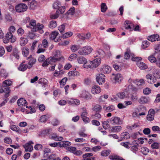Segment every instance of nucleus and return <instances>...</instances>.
Returning <instances> with one entry per match:
<instances>
[{"instance_id": "5fc2aeb1", "label": "nucleus", "mask_w": 160, "mask_h": 160, "mask_svg": "<svg viewBox=\"0 0 160 160\" xmlns=\"http://www.w3.org/2000/svg\"><path fill=\"white\" fill-rule=\"evenodd\" d=\"M107 8L106 4L104 3H102L101 5V11L102 12H105L107 10Z\"/></svg>"}, {"instance_id": "de8ad7c7", "label": "nucleus", "mask_w": 160, "mask_h": 160, "mask_svg": "<svg viewBox=\"0 0 160 160\" xmlns=\"http://www.w3.org/2000/svg\"><path fill=\"white\" fill-rule=\"evenodd\" d=\"M90 61H87V60L86 62H85L84 64L83 65V67L85 68H92L91 67V64H90Z\"/></svg>"}, {"instance_id": "49530a36", "label": "nucleus", "mask_w": 160, "mask_h": 160, "mask_svg": "<svg viewBox=\"0 0 160 160\" xmlns=\"http://www.w3.org/2000/svg\"><path fill=\"white\" fill-rule=\"evenodd\" d=\"M65 10V6H62L59 7L58 8V9L57 11V12H58L59 13V14H62L63 13Z\"/></svg>"}, {"instance_id": "0eeeda50", "label": "nucleus", "mask_w": 160, "mask_h": 160, "mask_svg": "<svg viewBox=\"0 0 160 160\" xmlns=\"http://www.w3.org/2000/svg\"><path fill=\"white\" fill-rule=\"evenodd\" d=\"M147 82L150 83H154L157 81V79L154 75L148 74L146 76Z\"/></svg>"}, {"instance_id": "c03bdc74", "label": "nucleus", "mask_w": 160, "mask_h": 160, "mask_svg": "<svg viewBox=\"0 0 160 160\" xmlns=\"http://www.w3.org/2000/svg\"><path fill=\"white\" fill-rule=\"evenodd\" d=\"M66 24H63L58 27V30L60 32L62 33L64 32Z\"/></svg>"}, {"instance_id": "a211bd4d", "label": "nucleus", "mask_w": 160, "mask_h": 160, "mask_svg": "<svg viewBox=\"0 0 160 160\" xmlns=\"http://www.w3.org/2000/svg\"><path fill=\"white\" fill-rule=\"evenodd\" d=\"M150 100L149 97L145 96H142L140 98L138 101L141 104H145L148 103Z\"/></svg>"}, {"instance_id": "6ab92c4d", "label": "nucleus", "mask_w": 160, "mask_h": 160, "mask_svg": "<svg viewBox=\"0 0 160 160\" xmlns=\"http://www.w3.org/2000/svg\"><path fill=\"white\" fill-rule=\"evenodd\" d=\"M25 62L23 61L20 65L18 68V69L21 71H24L28 68L29 69V66L27 64H25Z\"/></svg>"}, {"instance_id": "412c9836", "label": "nucleus", "mask_w": 160, "mask_h": 160, "mask_svg": "<svg viewBox=\"0 0 160 160\" xmlns=\"http://www.w3.org/2000/svg\"><path fill=\"white\" fill-rule=\"evenodd\" d=\"M158 38L159 35L156 34L148 36L147 39L149 41L151 42H154L157 40H158Z\"/></svg>"}, {"instance_id": "423d86ee", "label": "nucleus", "mask_w": 160, "mask_h": 160, "mask_svg": "<svg viewBox=\"0 0 160 160\" xmlns=\"http://www.w3.org/2000/svg\"><path fill=\"white\" fill-rule=\"evenodd\" d=\"M27 9V6L25 4L21 3L16 6V10L18 12L26 11Z\"/></svg>"}, {"instance_id": "6e6552de", "label": "nucleus", "mask_w": 160, "mask_h": 160, "mask_svg": "<svg viewBox=\"0 0 160 160\" xmlns=\"http://www.w3.org/2000/svg\"><path fill=\"white\" fill-rule=\"evenodd\" d=\"M101 59L100 58H98L92 61H90V64H91L92 68H96L98 67L100 64Z\"/></svg>"}, {"instance_id": "69168bd1", "label": "nucleus", "mask_w": 160, "mask_h": 160, "mask_svg": "<svg viewBox=\"0 0 160 160\" xmlns=\"http://www.w3.org/2000/svg\"><path fill=\"white\" fill-rule=\"evenodd\" d=\"M151 92V89L148 88H144L143 90V93L145 95H148Z\"/></svg>"}, {"instance_id": "864d4df0", "label": "nucleus", "mask_w": 160, "mask_h": 160, "mask_svg": "<svg viewBox=\"0 0 160 160\" xmlns=\"http://www.w3.org/2000/svg\"><path fill=\"white\" fill-rule=\"evenodd\" d=\"M149 45V42L147 41H144L142 42V47L143 49H145L148 47Z\"/></svg>"}, {"instance_id": "393cba45", "label": "nucleus", "mask_w": 160, "mask_h": 160, "mask_svg": "<svg viewBox=\"0 0 160 160\" xmlns=\"http://www.w3.org/2000/svg\"><path fill=\"white\" fill-rule=\"evenodd\" d=\"M109 158L111 160H125L122 157L116 155H110Z\"/></svg>"}, {"instance_id": "79ce46f5", "label": "nucleus", "mask_w": 160, "mask_h": 160, "mask_svg": "<svg viewBox=\"0 0 160 160\" xmlns=\"http://www.w3.org/2000/svg\"><path fill=\"white\" fill-rule=\"evenodd\" d=\"M108 97V96L107 94H104L101 96L98 99L99 101L100 102H104L105 100L107 99Z\"/></svg>"}, {"instance_id": "8fccbe9b", "label": "nucleus", "mask_w": 160, "mask_h": 160, "mask_svg": "<svg viewBox=\"0 0 160 160\" xmlns=\"http://www.w3.org/2000/svg\"><path fill=\"white\" fill-rule=\"evenodd\" d=\"M70 48L72 51L73 52H74L80 48V46L79 45H72Z\"/></svg>"}, {"instance_id": "37998d69", "label": "nucleus", "mask_w": 160, "mask_h": 160, "mask_svg": "<svg viewBox=\"0 0 160 160\" xmlns=\"http://www.w3.org/2000/svg\"><path fill=\"white\" fill-rule=\"evenodd\" d=\"M121 138L125 139H128L130 138V135L129 133L127 132H122L121 134Z\"/></svg>"}, {"instance_id": "7ed1b4c3", "label": "nucleus", "mask_w": 160, "mask_h": 160, "mask_svg": "<svg viewBox=\"0 0 160 160\" xmlns=\"http://www.w3.org/2000/svg\"><path fill=\"white\" fill-rule=\"evenodd\" d=\"M16 37H14L12 34L10 32H7L5 36V37L3 39V42L5 43L8 42L10 41L11 42H14L16 41Z\"/></svg>"}, {"instance_id": "9d476101", "label": "nucleus", "mask_w": 160, "mask_h": 160, "mask_svg": "<svg viewBox=\"0 0 160 160\" xmlns=\"http://www.w3.org/2000/svg\"><path fill=\"white\" fill-rule=\"evenodd\" d=\"M155 111L153 109H150L148 112V113L147 117V120L152 121L154 120Z\"/></svg>"}, {"instance_id": "cd10ccee", "label": "nucleus", "mask_w": 160, "mask_h": 160, "mask_svg": "<svg viewBox=\"0 0 160 160\" xmlns=\"http://www.w3.org/2000/svg\"><path fill=\"white\" fill-rule=\"evenodd\" d=\"M122 129V128L121 126H113L112 128V132H118L121 131Z\"/></svg>"}, {"instance_id": "ddd939ff", "label": "nucleus", "mask_w": 160, "mask_h": 160, "mask_svg": "<svg viewBox=\"0 0 160 160\" xmlns=\"http://www.w3.org/2000/svg\"><path fill=\"white\" fill-rule=\"evenodd\" d=\"M111 67L108 65H104L102 66L100 69L101 72L103 73H109L111 71Z\"/></svg>"}, {"instance_id": "2f4dec72", "label": "nucleus", "mask_w": 160, "mask_h": 160, "mask_svg": "<svg viewBox=\"0 0 160 160\" xmlns=\"http://www.w3.org/2000/svg\"><path fill=\"white\" fill-rule=\"evenodd\" d=\"M57 25V22L56 21L52 20L49 23L48 27L50 28L53 29L56 27Z\"/></svg>"}, {"instance_id": "f8f14e48", "label": "nucleus", "mask_w": 160, "mask_h": 160, "mask_svg": "<svg viewBox=\"0 0 160 160\" xmlns=\"http://www.w3.org/2000/svg\"><path fill=\"white\" fill-rule=\"evenodd\" d=\"M33 142L32 141H29L23 146L24 148L25 151L26 152H31L33 150V147L31 145Z\"/></svg>"}, {"instance_id": "39448f33", "label": "nucleus", "mask_w": 160, "mask_h": 160, "mask_svg": "<svg viewBox=\"0 0 160 160\" xmlns=\"http://www.w3.org/2000/svg\"><path fill=\"white\" fill-rule=\"evenodd\" d=\"M63 59V57L61 55L59 51L56 50L53 52V56L52 58V61L55 62V61H59Z\"/></svg>"}, {"instance_id": "f704fd0d", "label": "nucleus", "mask_w": 160, "mask_h": 160, "mask_svg": "<svg viewBox=\"0 0 160 160\" xmlns=\"http://www.w3.org/2000/svg\"><path fill=\"white\" fill-rule=\"evenodd\" d=\"M36 60L35 58H32L29 60L28 62L29 65V69L31 68L33 64H34L36 62Z\"/></svg>"}, {"instance_id": "20e7f679", "label": "nucleus", "mask_w": 160, "mask_h": 160, "mask_svg": "<svg viewBox=\"0 0 160 160\" xmlns=\"http://www.w3.org/2000/svg\"><path fill=\"white\" fill-rule=\"evenodd\" d=\"M110 123L113 125H121L122 124V121L120 118L117 117H112L108 119Z\"/></svg>"}, {"instance_id": "f257e3e1", "label": "nucleus", "mask_w": 160, "mask_h": 160, "mask_svg": "<svg viewBox=\"0 0 160 160\" xmlns=\"http://www.w3.org/2000/svg\"><path fill=\"white\" fill-rule=\"evenodd\" d=\"M13 81L10 79H7L2 82L1 87V89L2 91H6L10 90V86L12 84Z\"/></svg>"}, {"instance_id": "aec40b11", "label": "nucleus", "mask_w": 160, "mask_h": 160, "mask_svg": "<svg viewBox=\"0 0 160 160\" xmlns=\"http://www.w3.org/2000/svg\"><path fill=\"white\" fill-rule=\"evenodd\" d=\"M101 91L100 87L97 85H95L92 87V92L93 94H97L99 93Z\"/></svg>"}, {"instance_id": "4468645a", "label": "nucleus", "mask_w": 160, "mask_h": 160, "mask_svg": "<svg viewBox=\"0 0 160 160\" xmlns=\"http://www.w3.org/2000/svg\"><path fill=\"white\" fill-rule=\"evenodd\" d=\"M112 76H114L113 78L114 80H115V82H118L119 83L121 82L123 79V77L122 75L120 73H117V74H112Z\"/></svg>"}, {"instance_id": "0e129e2a", "label": "nucleus", "mask_w": 160, "mask_h": 160, "mask_svg": "<svg viewBox=\"0 0 160 160\" xmlns=\"http://www.w3.org/2000/svg\"><path fill=\"white\" fill-rule=\"evenodd\" d=\"M82 112L81 114V117L82 118L87 116L88 114V113L86 108H82Z\"/></svg>"}, {"instance_id": "4d7b16f0", "label": "nucleus", "mask_w": 160, "mask_h": 160, "mask_svg": "<svg viewBox=\"0 0 160 160\" xmlns=\"http://www.w3.org/2000/svg\"><path fill=\"white\" fill-rule=\"evenodd\" d=\"M92 117L93 118L96 119H99L101 118V115L98 113H96L95 114L92 115Z\"/></svg>"}, {"instance_id": "c756f323", "label": "nucleus", "mask_w": 160, "mask_h": 160, "mask_svg": "<svg viewBox=\"0 0 160 160\" xmlns=\"http://www.w3.org/2000/svg\"><path fill=\"white\" fill-rule=\"evenodd\" d=\"M52 138L56 141H62L63 140V138L62 137H58L56 133H53L52 136Z\"/></svg>"}, {"instance_id": "dca6fc26", "label": "nucleus", "mask_w": 160, "mask_h": 160, "mask_svg": "<svg viewBox=\"0 0 160 160\" xmlns=\"http://www.w3.org/2000/svg\"><path fill=\"white\" fill-rule=\"evenodd\" d=\"M81 97L86 100L91 99L92 98V95L86 91H83L80 95Z\"/></svg>"}, {"instance_id": "9b49d317", "label": "nucleus", "mask_w": 160, "mask_h": 160, "mask_svg": "<svg viewBox=\"0 0 160 160\" xmlns=\"http://www.w3.org/2000/svg\"><path fill=\"white\" fill-rule=\"evenodd\" d=\"M105 75L102 73H99L97 75L96 80L99 85H101L105 82Z\"/></svg>"}, {"instance_id": "603ef678", "label": "nucleus", "mask_w": 160, "mask_h": 160, "mask_svg": "<svg viewBox=\"0 0 160 160\" xmlns=\"http://www.w3.org/2000/svg\"><path fill=\"white\" fill-rule=\"evenodd\" d=\"M61 5L60 2L58 1H56L53 4V7L54 8H58Z\"/></svg>"}, {"instance_id": "72a5a7b5", "label": "nucleus", "mask_w": 160, "mask_h": 160, "mask_svg": "<svg viewBox=\"0 0 160 160\" xmlns=\"http://www.w3.org/2000/svg\"><path fill=\"white\" fill-rule=\"evenodd\" d=\"M20 40V45L22 46H25L28 42V40L27 38L23 37H21Z\"/></svg>"}, {"instance_id": "1a4fd4ad", "label": "nucleus", "mask_w": 160, "mask_h": 160, "mask_svg": "<svg viewBox=\"0 0 160 160\" xmlns=\"http://www.w3.org/2000/svg\"><path fill=\"white\" fill-rule=\"evenodd\" d=\"M44 27L43 24L38 23L37 24L36 27L32 28V31L35 32L38 31L40 33H42L44 32L42 29Z\"/></svg>"}, {"instance_id": "4c0bfd02", "label": "nucleus", "mask_w": 160, "mask_h": 160, "mask_svg": "<svg viewBox=\"0 0 160 160\" xmlns=\"http://www.w3.org/2000/svg\"><path fill=\"white\" fill-rule=\"evenodd\" d=\"M111 152L110 150L108 149L102 151L101 152V155L103 157L108 156Z\"/></svg>"}, {"instance_id": "7c9ffc66", "label": "nucleus", "mask_w": 160, "mask_h": 160, "mask_svg": "<svg viewBox=\"0 0 160 160\" xmlns=\"http://www.w3.org/2000/svg\"><path fill=\"white\" fill-rule=\"evenodd\" d=\"M29 3L30 8L31 9H34L37 6V2L35 0H32L30 1Z\"/></svg>"}, {"instance_id": "3c124183", "label": "nucleus", "mask_w": 160, "mask_h": 160, "mask_svg": "<svg viewBox=\"0 0 160 160\" xmlns=\"http://www.w3.org/2000/svg\"><path fill=\"white\" fill-rule=\"evenodd\" d=\"M115 109V108L114 106L113 105H111L106 107L105 109V110L107 112H110L114 110Z\"/></svg>"}, {"instance_id": "2eb2a0df", "label": "nucleus", "mask_w": 160, "mask_h": 160, "mask_svg": "<svg viewBox=\"0 0 160 160\" xmlns=\"http://www.w3.org/2000/svg\"><path fill=\"white\" fill-rule=\"evenodd\" d=\"M93 155L92 153H86L82 155V160H94L95 157H91Z\"/></svg>"}, {"instance_id": "052dcab7", "label": "nucleus", "mask_w": 160, "mask_h": 160, "mask_svg": "<svg viewBox=\"0 0 160 160\" xmlns=\"http://www.w3.org/2000/svg\"><path fill=\"white\" fill-rule=\"evenodd\" d=\"M159 146V143L157 142H154L151 145V147L152 149H158Z\"/></svg>"}, {"instance_id": "338daca9", "label": "nucleus", "mask_w": 160, "mask_h": 160, "mask_svg": "<svg viewBox=\"0 0 160 160\" xmlns=\"http://www.w3.org/2000/svg\"><path fill=\"white\" fill-rule=\"evenodd\" d=\"M117 96L120 99H123L125 97V93L124 92L118 93Z\"/></svg>"}, {"instance_id": "09e8293b", "label": "nucleus", "mask_w": 160, "mask_h": 160, "mask_svg": "<svg viewBox=\"0 0 160 160\" xmlns=\"http://www.w3.org/2000/svg\"><path fill=\"white\" fill-rule=\"evenodd\" d=\"M109 121H105L102 122V126L103 128L105 129H107L109 127Z\"/></svg>"}, {"instance_id": "58836bf2", "label": "nucleus", "mask_w": 160, "mask_h": 160, "mask_svg": "<svg viewBox=\"0 0 160 160\" xmlns=\"http://www.w3.org/2000/svg\"><path fill=\"white\" fill-rule=\"evenodd\" d=\"M12 55L14 56L16 58L18 59L19 57V52L17 49L14 48L12 51Z\"/></svg>"}, {"instance_id": "a19ab883", "label": "nucleus", "mask_w": 160, "mask_h": 160, "mask_svg": "<svg viewBox=\"0 0 160 160\" xmlns=\"http://www.w3.org/2000/svg\"><path fill=\"white\" fill-rule=\"evenodd\" d=\"M102 109L101 106L99 104H97L95 105L93 108V111L96 112H100Z\"/></svg>"}, {"instance_id": "bf43d9fd", "label": "nucleus", "mask_w": 160, "mask_h": 160, "mask_svg": "<svg viewBox=\"0 0 160 160\" xmlns=\"http://www.w3.org/2000/svg\"><path fill=\"white\" fill-rule=\"evenodd\" d=\"M72 32H67L65 33L64 34H63L62 35V38H66L72 36Z\"/></svg>"}, {"instance_id": "473e14b6", "label": "nucleus", "mask_w": 160, "mask_h": 160, "mask_svg": "<svg viewBox=\"0 0 160 160\" xmlns=\"http://www.w3.org/2000/svg\"><path fill=\"white\" fill-rule=\"evenodd\" d=\"M87 59L83 57H80L78 58L77 61L78 63L80 64H84L86 62Z\"/></svg>"}, {"instance_id": "680f3d73", "label": "nucleus", "mask_w": 160, "mask_h": 160, "mask_svg": "<svg viewBox=\"0 0 160 160\" xmlns=\"http://www.w3.org/2000/svg\"><path fill=\"white\" fill-rule=\"evenodd\" d=\"M58 12H56V13L54 14H51L50 15V18L52 19H56L59 17V13Z\"/></svg>"}, {"instance_id": "c9c22d12", "label": "nucleus", "mask_w": 160, "mask_h": 160, "mask_svg": "<svg viewBox=\"0 0 160 160\" xmlns=\"http://www.w3.org/2000/svg\"><path fill=\"white\" fill-rule=\"evenodd\" d=\"M79 75V72L76 71H71L68 73V75L70 77H74Z\"/></svg>"}, {"instance_id": "b1692460", "label": "nucleus", "mask_w": 160, "mask_h": 160, "mask_svg": "<svg viewBox=\"0 0 160 160\" xmlns=\"http://www.w3.org/2000/svg\"><path fill=\"white\" fill-rule=\"evenodd\" d=\"M17 103L19 107L22 106H25L26 104L27 101L24 99L22 98L18 100Z\"/></svg>"}, {"instance_id": "6e6d98bb", "label": "nucleus", "mask_w": 160, "mask_h": 160, "mask_svg": "<svg viewBox=\"0 0 160 160\" xmlns=\"http://www.w3.org/2000/svg\"><path fill=\"white\" fill-rule=\"evenodd\" d=\"M48 119V117L46 115L42 116L40 119V121L42 122H46Z\"/></svg>"}, {"instance_id": "f03ea898", "label": "nucleus", "mask_w": 160, "mask_h": 160, "mask_svg": "<svg viewBox=\"0 0 160 160\" xmlns=\"http://www.w3.org/2000/svg\"><path fill=\"white\" fill-rule=\"evenodd\" d=\"M92 48L89 46H86L81 48L78 51V53L82 55H87L90 54Z\"/></svg>"}, {"instance_id": "5701e85b", "label": "nucleus", "mask_w": 160, "mask_h": 160, "mask_svg": "<svg viewBox=\"0 0 160 160\" xmlns=\"http://www.w3.org/2000/svg\"><path fill=\"white\" fill-rule=\"evenodd\" d=\"M134 27L133 25L131 24L129 21H126L125 24V28L126 29H129L130 31H132L133 30V28Z\"/></svg>"}, {"instance_id": "f3484780", "label": "nucleus", "mask_w": 160, "mask_h": 160, "mask_svg": "<svg viewBox=\"0 0 160 160\" xmlns=\"http://www.w3.org/2000/svg\"><path fill=\"white\" fill-rule=\"evenodd\" d=\"M136 64L141 70H145L148 68V65L142 62L138 61L136 62Z\"/></svg>"}, {"instance_id": "13d9d810", "label": "nucleus", "mask_w": 160, "mask_h": 160, "mask_svg": "<svg viewBox=\"0 0 160 160\" xmlns=\"http://www.w3.org/2000/svg\"><path fill=\"white\" fill-rule=\"evenodd\" d=\"M148 59L151 63L156 62L157 61L156 58L153 55H151L148 57Z\"/></svg>"}, {"instance_id": "ea45409f", "label": "nucleus", "mask_w": 160, "mask_h": 160, "mask_svg": "<svg viewBox=\"0 0 160 160\" xmlns=\"http://www.w3.org/2000/svg\"><path fill=\"white\" fill-rule=\"evenodd\" d=\"M45 50V49L42 48V44H39L38 46L37 53H40L44 52Z\"/></svg>"}, {"instance_id": "4be33fe9", "label": "nucleus", "mask_w": 160, "mask_h": 160, "mask_svg": "<svg viewBox=\"0 0 160 160\" xmlns=\"http://www.w3.org/2000/svg\"><path fill=\"white\" fill-rule=\"evenodd\" d=\"M75 12V8L74 7L70 8L66 13L65 15L67 18H69V15L72 16L74 14Z\"/></svg>"}, {"instance_id": "a18cd8bd", "label": "nucleus", "mask_w": 160, "mask_h": 160, "mask_svg": "<svg viewBox=\"0 0 160 160\" xmlns=\"http://www.w3.org/2000/svg\"><path fill=\"white\" fill-rule=\"evenodd\" d=\"M29 53V49L26 47L23 48L22 49V53L25 57H27Z\"/></svg>"}, {"instance_id": "bb28decb", "label": "nucleus", "mask_w": 160, "mask_h": 160, "mask_svg": "<svg viewBox=\"0 0 160 160\" xmlns=\"http://www.w3.org/2000/svg\"><path fill=\"white\" fill-rule=\"evenodd\" d=\"M60 147H66L71 145V142L67 141H62L58 143Z\"/></svg>"}, {"instance_id": "e2e57ef3", "label": "nucleus", "mask_w": 160, "mask_h": 160, "mask_svg": "<svg viewBox=\"0 0 160 160\" xmlns=\"http://www.w3.org/2000/svg\"><path fill=\"white\" fill-rule=\"evenodd\" d=\"M43 48H47L48 47V43L47 40L46 39H44L42 41V45Z\"/></svg>"}, {"instance_id": "e433bc0d", "label": "nucleus", "mask_w": 160, "mask_h": 160, "mask_svg": "<svg viewBox=\"0 0 160 160\" xmlns=\"http://www.w3.org/2000/svg\"><path fill=\"white\" fill-rule=\"evenodd\" d=\"M58 32L57 31H54L52 32L50 35V38L52 40H54L58 35Z\"/></svg>"}, {"instance_id": "a878e982", "label": "nucleus", "mask_w": 160, "mask_h": 160, "mask_svg": "<svg viewBox=\"0 0 160 160\" xmlns=\"http://www.w3.org/2000/svg\"><path fill=\"white\" fill-rule=\"evenodd\" d=\"M153 74L156 78L160 79V69H154L153 72Z\"/></svg>"}, {"instance_id": "774afa93", "label": "nucleus", "mask_w": 160, "mask_h": 160, "mask_svg": "<svg viewBox=\"0 0 160 160\" xmlns=\"http://www.w3.org/2000/svg\"><path fill=\"white\" fill-rule=\"evenodd\" d=\"M24 33V31L22 28H19L17 30V33L18 35L22 36Z\"/></svg>"}, {"instance_id": "c85d7f7f", "label": "nucleus", "mask_w": 160, "mask_h": 160, "mask_svg": "<svg viewBox=\"0 0 160 160\" xmlns=\"http://www.w3.org/2000/svg\"><path fill=\"white\" fill-rule=\"evenodd\" d=\"M48 80L44 78H40L38 81V83L41 84L42 86H44L47 84Z\"/></svg>"}]
</instances>
